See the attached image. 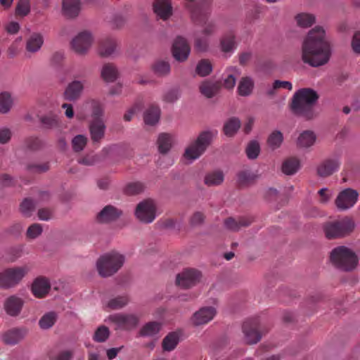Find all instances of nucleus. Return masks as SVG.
<instances>
[{
  "instance_id": "16",
  "label": "nucleus",
  "mask_w": 360,
  "mask_h": 360,
  "mask_svg": "<svg viewBox=\"0 0 360 360\" xmlns=\"http://www.w3.org/2000/svg\"><path fill=\"white\" fill-rule=\"evenodd\" d=\"M257 325L255 319H248L243 325L245 340L248 344H256L261 339V335L257 330Z\"/></svg>"
},
{
  "instance_id": "46",
  "label": "nucleus",
  "mask_w": 360,
  "mask_h": 360,
  "mask_svg": "<svg viewBox=\"0 0 360 360\" xmlns=\"http://www.w3.org/2000/svg\"><path fill=\"white\" fill-rule=\"evenodd\" d=\"M129 302V298L126 295L118 296L110 299L107 306L111 309H119L125 307Z\"/></svg>"
},
{
  "instance_id": "54",
  "label": "nucleus",
  "mask_w": 360,
  "mask_h": 360,
  "mask_svg": "<svg viewBox=\"0 0 360 360\" xmlns=\"http://www.w3.org/2000/svg\"><path fill=\"white\" fill-rule=\"evenodd\" d=\"M260 148L258 142L251 141L246 148V154L249 159H255L259 153Z\"/></svg>"
},
{
  "instance_id": "37",
  "label": "nucleus",
  "mask_w": 360,
  "mask_h": 360,
  "mask_svg": "<svg viewBox=\"0 0 360 360\" xmlns=\"http://www.w3.org/2000/svg\"><path fill=\"white\" fill-rule=\"evenodd\" d=\"M201 94L207 98L213 97L219 90V86L212 82L205 81L200 86Z\"/></svg>"
},
{
  "instance_id": "17",
  "label": "nucleus",
  "mask_w": 360,
  "mask_h": 360,
  "mask_svg": "<svg viewBox=\"0 0 360 360\" xmlns=\"http://www.w3.org/2000/svg\"><path fill=\"white\" fill-rule=\"evenodd\" d=\"M51 289L49 280L43 276L36 278L31 285V292L37 298H43L47 295Z\"/></svg>"
},
{
  "instance_id": "44",
  "label": "nucleus",
  "mask_w": 360,
  "mask_h": 360,
  "mask_svg": "<svg viewBox=\"0 0 360 360\" xmlns=\"http://www.w3.org/2000/svg\"><path fill=\"white\" fill-rule=\"evenodd\" d=\"M249 222L245 219H240L236 220L233 218H229L224 221L225 227L231 231H238L241 227L249 225Z\"/></svg>"
},
{
  "instance_id": "25",
  "label": "nucleus",
  "mask_w": 360,
  "mask_h": 360,
  "mask_svg": "<svg viewBox=\"0 0 360 360\" xmlns=\"http://www.w3.org/2000/svg\"><path fill=\"white\" fill-rule=\"evenodd\" d=\"M186 7L190 11L193 19L198 18V15H205L207 13V5L201 0H185Z\"/></svg>"
},
{
  "instance_id": "31",
  "label": "nucleus",
  "mask_w": 360,
  "mask_h": 360,
  "mask_svg": "<svg viewBox=\"0 0 360 360\" xmlns=\"http://www.w3.org/2000/svg\"><path fill=\"white\" fill-rule=\"evenodd\" d=\"M224 179V173L220 170H214L205 174L204 184L209 187L217 186L222 184Z\"/></svg>"
},
{
  "instance_id": "3",
  "label": "nucleus",
  "mask_w": 360,
  "mask_h": 360,
  "mask_svg": "<svg viewBox=\"0 0 360 360\" xmlns=\"http://www.w3.org/2000/svg\"><path fill=\"white\" fill-rule=\"evenodd\" d=\"M330 261L337 268L349 271L358 266L359 258L350 248L341 245L334 248L330 252Z\"/></svg>"
},
{
  "instance_id": "49",
  "label": "nucleus",
  "mask_w": 360,
  "mask_h": 360,
  "mask_svg": "<svg viewBox=\"0 0 360 360\" xmlns=\"http://www.w3.org/2000/svg\"><path fill=\"white\" fill-rule=\"evenodd\" d=\"M236 48L235 37L233 35L226 36L221 40V49L224 53L233 51Z\"/></svg>"
},
{
  "instance_id": "47",
  "label": "nucleus",
  "mask_w": 360,
  "mask_h": 360,
  "mask_svg": "<svg viewBox=\"0 0 360 360\" xmlns=\"http://www.w3.org/2000/svg\"><path fill=\"white\" fill-rule=\"evenodd\" d=\"M88 107L91 110L92 116L95 120L101 119L103 115V108L102 103L99 101L91 100L86 103Z\"/></svg>"
},
{
  "instance_id": "15",
  "label": "nucleus",
  "mask_w": 360,
  "mask_h": 360,
  "mask_svg": "<svg viewBox=\"0 0 360 360\" xmlns=\"http://www.w3.org/2000/svg\"><path fill=\"white\" fill-rule=\"evenodd\" d=\"M172 52L175 60L183 62L188 58L191 49L184 38L177 37L174 41Z\"/></svg>"
},
{
  "instance_id": "59",
  "label": "nucleus",
  "mask_w": 360,
  "mask_h": 360,
  "mask_svg": "<svg viewBox=\"0 0 360 360\" xmlns=\"http://www.w3.org/2000/svg\"><path fill=\"white\" fill-rule=\"evenodd\" d=\"M42 232V226L39 224L31 225L27 231V236L30 238H35Z\"/></svg>"
},
{
  "instance_id": "41",
  "label": "nucleus",
  "mask_w": 360,
  "mask_h": 360,
  "mask_svg": "<svg viewBox=\"0 0 360 360\" xmlns=\"http://www.w3.org/2000/svg\"><path fill=\"white\" fill-rule=\"evenodd\" d=\"M257 177L256 172L249 169H244L238 172L237 175V181L240 185L248 184L254 181Z\"/></svg>"
},
{
  "instance_id": "58",
  "label": "nucleus",
  "mask_w": 360,
  "mask_h": 360,
  "mask_svg": "<svg viewBox=\"0 0 360 360\" xmlns=\"http://www.w3.org/2000/svg\"><path fill=\"white\" fill-rule=\"evenodd\" d=\"M351 48L352 52L356 55L360 56V32L356 31L352 36L351 40Z\"/></svg>"
},
{
  "instance_id": "11",
  "label": "nucleus",
  "mask_w": 360,
  "mask_h": 360,
  "mask_svg": "<svg viewBox=\"0 0 360 360\" xmlns=\"http://www.w3.org/2000/svg\"><path fill=\"white\" fill-rule=\"evenodd\" d=\"M201 274L195 269H185L176 277V285L181 288H190L195 285L200 281Z\"/></svg>"
},
{
  "instance_id": "23",
  "label": "nucleus",
  "mask_w": 360,
  "mask_h": 360,
  "mask_svg": "<svg viewBox=\"0 0 360 360\" xmlns=\"http://www.w3.org/2000/svg\"><path fill=\"white\" fill-rule=\"evenodd\" d=\"M26 331L20 328H13L5 332L2 335V340L6 345H14L23 339Z\"/></svg>"
},
{
  "instance_id": "53",
  "label": "nucleus",
  "mask_w": 360,
  "mask_h": 360,
  "mask_svg": "<svg viewBox=\"0 0 360 360\" xmlns=\"http://www.w3.org/2000/svg\"><path fill=\"white\" fill-rule=\"evenodd\" d=\"M30 11V4L28 0H20L15 8V14L26 16Z\"/></svg>"
},
{
  "instance_id": "9",
  "label": "nucleus",
  "mask_w": 360,
  "mask_h": 360,
  "mask_svg": "<svg viewBox=\"0 0 360 360\" xmlns=\"http://www.w3.org/2000/svg\"><path fill=\"white\" fill-rule=\"evenodd\" d=\"M156 212L157 208L154 200L146 199L137 205L135 210V216L140 221L150 224L155 219Z\"/></svg>"
},
{
  "instance_id": "4",
  "label": "nucleus",
  "mask_w": 360,
  "mask_h": 360,
  "mask_svg": "<svg viewBox=\"0 0 360 360\" xmlns=\"http://www.w3.org/2000/svg\"><path fill=\"white\" fill-rule=\"evenodd\" d=\"M217 134V131H205L200 133L197 139L185 149L184 158L188 163H192L198 159L205 153Z\"/></svg>"
},
{
  "instance_id": "33",
  "label": "nucleus",
  "mask_w": 360,
  "mask_h": 360,
  "mask_svg": "<svg viewBox=\"0 0 360 360\" xmlns=\"http://www.w3.org/2000/svg\"><path fill=\"white\" fill-rule=\"evenodd\" d=\"M14 105V98L7 91L0 93V113L7 114Z\"/></svg>"
},
{
  "instance_id": "19",
  "label": "nucleus",
  "mask_w": 360,
  "mask_h": 360,
  "mask_svg": "<svg viewBox=\"0 0 360 360\" xmlns=\"http://www.w3.org/2000/svg\"><path fill=\"white\" fill-rule=\"evenodd\" d=\"M81 11V2L79 0H63L62 13L68 18L77 17Z\"/></svg>"
},
{
  "instance_id": "8",
  "label": "nucleus",
  "mask_w": 360,
  "mask_h": 360,
  "mask_svg": "<svg viewBox=\"0 0 360 360\" xmlns=\"http://www.w3.org/2000/svg\"><path fill=\"white\" fill-rule=\"evenodd\" d=\"M105 321L114 324L116 329L130 330L136 327L139 317L133 313H115L108 316Z\"/></svg>"
},
{
  "instance_id": "14",
  "label": "nucleus",
  "mask_w": 360,
  "mask_h": 360,
  "mask_svg": "<svg viewBox=\"0 0 360 360\" xmlns=\"http://www.w3.org/2000/svg\"><path fill=\"white\" fill-rule=\"evenodd\" d=\"M340 165V157H330L322 161L317 167V174L321 177L328 176L337 172Z\"/></svg>"
},
{
  "instance_id": "34",
  "label": "nucleus",
  "mask_w": 360,
  "mask_h": 360,
  "mask_svg": "<svg viewBox=\"0 0 360 360\" xmlns=\"http://www.w3.org/2000/svg\"><path fill=\"white\" fill-rule=\"evenodd\" d=\"M116 41L113 39H107L101 42L98 53L103 57H109L112 55L116 50Z\"/></svg>"
},
{
  "instance_id": "13",
  "label": "nucleus",
  "mask_w": 360,
  "mask_h": 360,
  "mask_svg": "<svg viewBox=\"0 0 360 360\" xmlns=\"http://www.w3.org/2000/svg\"><path fill=\"white\" fill-rule=\"evenodd\" d=\"M93 42V37L89 32L84 31L79 33L71 42L72 48L79 54L85 53Z\"/></svg>"
},
{
  "instance_id": "63",
  "label": "nucleus",
  "mask_w": 360,
  "mask_h": 360,
  "mask_svg": "<svg viewBox=\"0 0 360 360\" xmlns=\"http://www.w3.org/2000/svg\"><path fill=\"white\" fill-rule=\"evenodd\" d=\"M195 47L198 51L204 52L207 50L208 43L205 38H197Z\"/></svg>"
},
{
  "instance_id": "43",
  "label": "nucleus",
  "mask_w": 360,
  "mask_h": 360,
  "mask_svg": "<svg viewBox=\"0 0 360 360\" xmlns=\"http://www.w3.org/2000/svg\"><path fill=\"white\" fill-rule=\"evenodd\" d=\"M160 327V324L158 322H149L143 326L140 334L141 336H153L159 332Z\"/></svg>"
},
{
  "instance_id": "12",
  "label": "nucleus",
  "mask_w": 360,
  "mask_h": 360,
  "mask_svg": "<svg viewBox=\"0 0 360 360\" xmlns=\"http://www.w3.org/2000/svg\"><path fill=\"white\" fill-rule=\"evenodd\" d=\"M24 304L25 300L20 295H11L4 300V309L8 316L15 317L20 314Z\"/></svg>"
},
{
  "instance_id": "55",
  "label": "nucleus",
  "mask_w": 360,
  "mask_h": 360,
  "mask_svg": "<svg viewBox=\"0 0 360 360\" xmlns=\"http://www.w3.org/2000/svg\"><path fill=\"white\" fill-rule=\"evenodd\" d=\"M72 357V352L70 349H60L51 356V360H71Z\"/></svg>"
},
{
  "instance_id": "28",
  "label": "nucleus",
  "mask_w": 360,
  "mask_h": 360,
  "mask_svg": "<svg viewBox=\"0 0 360 360\" xmlns=\"http://www.w3.org/2000/svg\"><path fill=\"white\" fill-rule=\"evenodd\" d=\"M44 44V37L39 32H33L27 39L26 49L28 52L36 53L40 50Z\"/></svg>"
},
{
  "instance_id": "56",
  "label": "nucleus",
  "mask_w": 360,
  "mask_h": 360,
  "mask_svg": "<svg viewBox=\"0 0 360 360\" xmlns=\"http://www.w3.org/2000/svg\"><path fill=\"white\" fill-rule=\"evenodd\" d=\"M34 207L33 201L30 199L25 198L20 205V212L25 217L30 216Z\"/></svg>"
},
{
  "instance_id": "1",
  "label": "nucleus",
  "mask_w": 360,
  "mask_h": 360,
  "mask_svg": "<svg viewBox=\"0 0 360 360\" xmlns=\"http://www.w3.org/2000/svg\"><path fill=\"white\" fill-rule=\"evenodd\" d=\"M331 49L326 40L325 30L316 27L309 33L302 46V59L312 67L326 64L330 58Z\"/></svg>"
},
{
  "instance_id": "61",
  "label": "nucleus",
  "mask_w": 360,
  "mask_h": 360,
  "mask_svg": "<svg viewBox=\"0 0 360 360\" xmlns=\"http://www.w3.org/2000/svg\"><path fill=\"white\" fill-rule=\"evenodd\" d=\"M180 96L179 91L177 89H172L164 95V100L167 102H174Z\"/></svg>"
},
{
  "instance_id": "30",
  "label": "nucleus",
  "mask_w": 360,
  "mask_h": 360,
  "mask_svg": "<svg viewBox=\"0 0 360 360\" xmlns=\"http://www.w3.org/2000/svg\"><path fill=\"white\" fill-rule=\"evenodd\" d=\"M160 109L158 106L152 105L146 110L143 115V120L147 125H155L160 120Z\"/></svg>"
},
{
  "instance_id": "24",
  "label": "nucleus",
  "mask_w": 360,
  "mask_h": 360,
  "mask_svg": "<svg viewBox=\"0 0 360 360\" xmlns=\"http://www.w3.org/2000/svg\"><path fill=\"white\" fill-rule=\"evenodd\" d=\"M121 214V211L116 207L108 205L99 212L97 216V219L102 223L109 222L115 220Z\"/></svg>"
},
{
  "instance_id": "26",
  "label": "nucleus",
  "mask_w": 360,
  "mask_h": 360,
  "mask_svg": "<svg viewBox=\"0 0 360 360\" xmlns=\"http://www.w3.org/2000/svg\"><path fill=\"white\" fill-rule=\"evenodd\" d=\"M240 71L236 67H230L224 74L223 84L227 89H233L236 85V79L240 75Z\"/></svg>"
},
{
  "instance_id": "42",
  "label": "nucleus",
  "mask_w": 360,
  "mask_h": 360,
  "mask_svg": "<svg viewBox=\"0 0 360 360\" xmlns=\"http://www.w3.org/2000/svg\"><path fill=\"white\" fill-rule=\"evenodd\" d=\"M179 342V336L175 333L168 334L162 341V348L165 351L173 350Z\"/></svg>"
},
{
  "instance_id": "48",
  "label": "nucleus",
  "mask_w": 360,
  "mask_h": 360,
  "mask_svg": "<svg viewBox=\"0 0 360 360\" xmlns=\"http://www.w3.org/2000/svg\"><path fill=\"white\" fill-rule=\"evenodd\" d=\"M296 20L300 27H308L315 22V17L309 13H300L296 16Z\"/></svg>"
},
{
  "instance_id": "45",
  "label": "nucleus",
  "mask_w": 360,
  "mask_h": 360,
  "mask_svg": "<svg viewBox=\"0 0 360 360\" xmlns=\"http://www.w3.org/2000/svg\"><path fill=\"white\" fill-rule=\"evenodd\" d=\"M56 318V313L52 311L46 313L40 319L39 325L42 329H49L55 323Z\"/></svg>"
},
{
  "instance_id": "35",
  "label": "nucleus",
  "mask_w": 360,
  "mask_h": 360,
  "mask_svg": "<svg viewBox=\"0 0 360 360\" xmlns=\"http://www.w3.org/2000/svg\"><path fill=\"white\" fill-rule=\"evenodd\" d=\"M300 169V162L297 158L285 160L282 165V172L286 175H292Z\"/></svg>"
},
{
  "instance_id": "51",
  "label": "nucleus",
  "mask_w": 360,
  "mask_h": 360,
  "mask_svg": "<svg viewBox=\"0 0 360 360\" xmlns=\"http://www.w3.org/2000/svg\"><path fill=\"white\" fill-rule=\"evenodd\" d=\"M145 186L141 182L136 181L129 183L124 188L127 195H136L143 191Z\"/></svg>"
},
{
  "instance_id": "2",
  "label": "nucleus",
  "mask_w": 360,
  "mask_h": 360,
  "mask_svg": "<svg viewBox=\"0 0 360 360\" xmlns=\"http://www.w3.org/2000/svg\"><path fill=\"white\" fill-rule=\"evenodd\" d=\"M318 99L316 91L310 89H302L292 97L291 109L296 115L308 119L314 116V105Z\"/></svg>"
},
{
  "instance_id": "60",
  "label": "nucleus",
  "mask_w": 360,
  "mask_h": 360,
  "mask_svg": "<svg viewBox=\"0 0 360 360\" xmlns=\"http://www.w3.org/2000/svg\"><path fill=\"white\" fill-rule=\"evenodd\" d=\"M49 169L48 162L41 164H32L27 166V169L34 173H41L47 171Z\"/></svg>"
},
{
  "instance_id": "7",
  "label": "nucleus",
  "mask_w": 360,
  "mask_h": 360,
  "mask_svg": "<svg viewBox=\"0 0 360 360\" xmlns=\"http://www.w3.org/2000/svg\"><path fill=\"white\" fill-rule=\"evenodd\" d=\"M29 271L27 266L8 268L0 272V288L9 289L18 285Z\"/></svg>"
},
{
  "instance_id": "32",
  "label": "nucleus",
  "mask_w": 360,
  "mask_h": 360,
  "mask_svg": "<svg viewBox=\"0 0 360 360\" xmlns=\"http://www.w3.org/2000/svg\"><path fill=\"white\" fill-rule=\"evenodd\" d=\"M174 143V136L167 134L162 133L159 135L158 139V149L160 153H167Z\"/></svg>"
},
{
  "instance_id": "20",
  "label": "nucleus",
  "mask_w": 360,
  "mask_h": 360,
  "mask_svg": "<svg viewBox=\"0 0 360 360\" xmlns=\"http://www.w3.org/2000/svg\"><path fill=\"white\" fill-rule=\"evenodd\" d=\"M105 124L101 119L94 120L89 124L91 139L94 142L100 141L105 135Z\"/></svg>"
},
{
  "instance_id": "50",
  "label": "nucleus",
  "mask_w": 360,
  "mask_h": 360,
  "mask_svg": "<svg viewBox=\"0 0 360 360\" xmlns=\"http://www.w3.org/2000/svg\"><path fill=\"white\" fill-rule=\"evenodd\" d=\"M212 70V66L207 60H200L196 66V73L201 77L208 75Z\"/></svg>"
},
{
  "instance_id": "21",
  "label": "nucleus",
  "mask_w": 360,
  "mask_h": 360,
  "mask_svg": "<svg viewBox=\"0 0 360 360\" xmlns=\"http://www.w3.org/2000/svg\"><path fill=\"white\" fill-rule=\"evenodd\" d=\"M84 84L81 81L75 80L70 82L64 92V97L68 101H75L82 95Z\"/></svg>"
},
{
  "instance_id": "29",
  "label": "nucleus",
  "mask_w": 360,
  "mask_h": 360,
  "mask_svg": "<svg viewBox=\"0 0 360 360\" xmlns=\"http://www.w3.org/2000/svg\"><path fill=\"white\" fill-rule=\"evenodd\" d=\"M316 140V136L314 131L307 130L302 132L297 138V146L302 148H308L312 146Z\"/></svg>"
},
{
  "instance_id": "5",
  "label": "nucleus",
  "mask_w": 360,
  "mask_h": 360,
  "mask_svg": "<svg viewBox=\"0 0 360 360\" xmlns=\"http://www.w3.org/2000/svg\"><path fill=\"white\" fill-rule=\"evenodd\" d=\"M124 256L112 252L101 256L96 262V269L102 277H108L115 274L124 264Z\"/></svg>"
},
{
  "instance_id": "18",
  "label": "nucleus",
  "mask_w": 360,
  "mask_h": 360,
  "mask_svg": "<svg viewBox=\"0 0 360 360\" xmlns=\"http://www.w3.org/2000/svg\"><path fill=\"white\" fill-rule=\"evenodd\" d=\"M216 309L213 307H205L196 311L192 318L194 325H203L213 319L216 315Z\"/></svg>"
},
{
  "instance_id": "40",
  "label": "nucleus",
  "mask_w": 360,
  "mask_h": 360,
  "mask_svg": "<svg viewBox=\"0 0 360 360\" xmlns=\"http://www.w3.org/2000/svg\"><path fill=\"white\" fill-rule=\"evenodd\" d=\"M283 141V134L278 130L271 132L267 139V144L272 150L278 148Z\"/></svg>"
},
{
  "instance_id": "38",
  "label": "nucleus",
  "mask_w": 360,
  "mask_h": 360,
  "mask_svg": "<svg viewBox=\"0 0 360 360\" xmlns=\"http://www.w3.org/2000/svg\"><path fill=\"white\" fill-rule=\"evenodd\" d=\"M240 127V121L236 117L229 119L224 126V131L226 136H232Z\"/></svg>"
},
{
  "instance_id": "62",
  "label": "nucleus",
  "mask_w": 360,
  "mask_h": 360,
  "mask_svg": "<svg viewBox=\"0 0 360 360\" xmlns=\"http://www.w3.org/2000/svg\"><path fill=\"white\" fill-rule=\"evenodd\" d=\"M41 122L46 127L52 128L57 125L58 117L56 115L45 116L41 119Z\"/></svg>"
},
{
  "instance_id": "6",
  "label": "nucleus",
  "mask_w": 360,
  "mask_h": 360,
  "mask_svg": "<svg viewBox=\"0 0 360 360\" xmlns=\"http://www.w3.org/2000/svg\"><path fill=\"white\" fill-rule=\"evenodd\" d=\"M354 229V221L347 217L328 222L323 226V231L328 239L345 237L352 233Z\"/></svg>"
},
{
  "instance_id": "36",
  "label": "nucleus",
  "mask_w": 360,
  "mask_h": 360,
  "mask_svg": "<svg viewBox=\"0 0 360 360\" xmlns=\"http://www.w3.org/2000/svg\"><path fill=\"white\" fill-rule=\"evenodd\" d=\"M254 82L252 78L249 77H243L238 86V92L240 96H248L253 89Z\"/></svg>"
},
{
  "instance_id": "10",
  "label": "nucleus",
  "mask_w": 360,
  "mask_h": 360,
  "mask_svg": "<svg viewBox=\"0 0 360 360\" xmlns=\"http://www.w3.org/2000/svg\"><path fill=\"white\" fill-rule=\"evenodd\" d=\"M359 198V193L352 188H345L337 195L335 205L339 211H346L354 206Z\"/></svg>"
},
{
  "instance_id": "27",
  "label": "nucleus",
  "mask_w": 360,
  "mask_h": 360,
  "mask_svg": "<svg viewBox=\"0 0 360 360\" xmlns=\"http://www.w3.org/2000/svg\"><path fill=\"white\" fill-rule=\"evenodd\" d=\"M101 76L105 82L112 83L118 78L119 72L115 65L106 63L102 67Z\"/></svg>"
},
{
  "instance_id": "52",
  "label": "nucleus",
  "mask_w": 360,
  "mask_h": 360,
  "mask_svg": "<svg viewBox=\"0 0 360 360\" xmlns=\"http://www.w3.org/2000/svg\"><path fill=\"white\" fill-rule=\"evenodd\" d=\"M109 335V329L105 326H101L95 331L94 340L98 342H103L108 338Z\"/></svg>"
},
{
  "instance_id": "39",
  "label": "nucleus",
  "mask_w": 360,
  "mask_h": 360,
  "mask_svg": "<svg viewBox=\"0 0 360 360\" xmlns=\"http://www.w3.org/2000/svg\"><path fill=\"white\" fill-rule=\"evenodd\" d=\"M170 65L167 61L158 60L153 65V70L159 77H165L170 72Z\"/></svg>"
},
{
  "instance_id": "64",
  "label": "nucleus",
  "mask_w": 360,
  "mask_h": 360,
  "mask_svg": "<svg viewBox=\"0 0 360 360\" xmlns=\"http://www.w3.org/2000/svg\"><path fill=\"white\" fill-rule=\"evenodd\" d=\"M204 214L200 212H196L191 218V224L192 226H195L200 225L204 221Z\"/></svg>"
},
{
  "instance_id": "22",
  "label": "nucleus",
  "mask_w": 360,
  "mask_h": 360,
  "mask_svg": "<svg viewBox=\"0 0 360 360\" xmlns=\"http://www.w3.org/2000/svg\"><path fill=\"white\" fill-rule=\"evenodd\" d=\"M153 10L155 14L163 20L167 19L172 12L170 0H155Z\"/></svg>"
},
{
  "instance_id": "57",
  "label": "nucleus",
  "mask_w": 360,
  "mask_h": 360,
  "mask_svg": "<svg viewBox=\"0 0 360 360\" xmlns=\"http://www.w3.org/2000/svg\"><path fill=\"white\" fill-rule=\"evenodd\" d=\"M87 139L84 135H77L72 141L73 149L75 151H80L83 150L86 144Z\"/></svg>"
}]
</instances>
